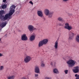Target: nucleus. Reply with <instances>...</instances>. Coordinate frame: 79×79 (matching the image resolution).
<instances>
[{
	"instance_id": "1",
	"label": "nucleus",
	"mask_w": 79,
	"mask_h": 79,
	"mask_svg": "<svg viewBox=\"0 0 79 79\" xmlns=\"http://www.w3.org/2000/svg\"><path fill=\"white\" fill-rule=\"evenodd\" d=\"M16 8V6L14 5H12L11 6L10 8V11L9 13L6 15L4 17L2 15L4 13V10L0 11V19H3L4 21L6 20L7 19H10L11 18V16L15 13V9Z\"/></svg>"
},
{
	"instance_id": "2",
	"label": "nucleus",
	"mask_w": 79,
	"mask_h": 79,
	"mask_svg": "<svg viewBox=\"0 0 79 79\" xmlns=\"http://www.w3.org/2000/svg\"><path fill=\"white\" fill-rule=\"evenodd\" d=\"M67 65L69 68H73L74 66L76 63H77L76 61L72 59H70L67 62Z\"/></svg>"
},
{
	"instance_id": "3",
	"label": "nucleus",
	"mask_w": 79,
	"mask_h": 79,
	"mask_svg": "<svg viewBox=\"0 0 79 79\" xmlns=\"http://www.w3.org/2000/svg\"><path fill=\"white\" fill-rule=\"evenodd\" d=\"M48 42V39H44L39 42L38 46L39 47H42L43 45L47 44Z\"/></svg>"
},
{
	"instance_id": "4",
	"label": "nucleus",
	"mask_w": 79,
	"mask_h": 79,
	"mask_svg": "<svg viewBox=\"0 0 79 79\" xmlns=\"http://www.w3.org/2000/svg\"><path fill=\"white\" fill-rule=\"evenodd\" d=\"M74 34L73 33L70 32L69 33V42H70L71 41L70 40H72L73 39V37H74Z\"/></svg>"
},
{
	"instance_id": "5",
	"label": "nucleus",
	"mask_w": 79,
	"mask_h": 79,
	"mask_svg": "<svg viewBox=\"0 0 79 79\" xmlns=\"http://www.w3.org/2000/svg\"><path fill=\"white\" fill-rule=\"evenodd\" d=\"M64 28L66 29H68L69 31H70L73 29V27L71 26H69V23H66L65 24Z\"/></svg>"
},
{
	"instance_id": "6",
	"label": "nucleus",
	"mask_w": 79,
	"mask_h": 79,
	"mask_svg": "<svg viewBox=\"0 0 79 79\" xmlns=\"http://www.w3.org/2000/svg\"><path fill=\"white\" fill-rule=\"evenodd\" d=\"M21 39L23 41L27 40V37L26 36V34H23L21 36Z\"/></svg>"
},
{
	"instance_id": "7",
	"label": "nucleus",
	"mask_w": 79,
	"mask_h": 79,
	"mask_svg": "<svg viewBox=\"0 0 79 79\" xmlns=\"http://www.w3.org/2000/svg\"><path fill=\"white\" fill-rule=\"evenodd\" d=\"M31 57L30 56H27L24 59V61L25 63H28L31 60Z\"/></svg>"
},
{
	"instance_id": "8",
	"label": "nucleus",
	"mask_w": 79,
	"mask_h": 79,
	"mask_svg": "<svg viewBox=\"0 0 79 79\" xmlns=\"http://www.w3.org/2000/svg\"><path fill=\"white\" fill-rule=\"evenodd\" d=\"M35 73L37 74H39L40 73V69L39 67L38 66H36L35 68L34 69Z\"/></svg>"
},
{
	"instance_id": "9",
	"label": "nucleus",
	"mask_w": 79,
	"mask_h": 79,
	"mask_svg": "<svg viewBox=\"0 0 79 79\" xmlns=\"http://www.w3.org/2000/svg\"><path fill=\"white\" fill-rule=\"evenodd\" d=\"M35 34L33 33V34L30 37V41H33L35 40Z\"/></svg>"
},
{
	"instance_id": "10",
	"label": "nucleus",
	"mask_w": 79,
	"mask_h": 79,
	"mask_svg": "<svg viewBox=\"0 0 79 79\" xmlns=\"http://www.w3.org/2000/svg\"><path fill=\"white\" fill-rule=\"evenodd\" d=\"M28 29L29 31H32L34 30V26L30 25L28 26Z\"/></svg>"
},
{
	"instance_id": "11",
	"label": "nucleus",
	"mask_w": 79,
	"mask_h": 79,
	"mask_svg": "<svg viewBox=\"0 0 79 79\" xmlns=\"http://www.w3.org/2000/svg\"><path fill=\"white\" fill-rule=\"evenodd\" d=\"M44 13L46 16H48L50 13V10L47 9H46L44 10Z\"/></svg>"
},
{
	"instance_id": "12",
	"label": "nucleus",
	"mask_w": 79,
	"mask_h": 79,
	"mask_svg": "<svg viewBox=\"0 0 79 79\" xmlns=\"http://www.w3.org/2000/svg\"><path fill=\"white\" fill-rule=\"evenodd\" d=\"M58 43L57 41H56L54 43V47L55 50H57L58 49Z\"/></svg>"
},
{
	"instance_id": "13",
	"label": "nucleus",
	"mask_w": 79,
	"mask_h": 79,
	"mask_svg": "<svg viewBox=\"0 0 79 79\" xmlns=\"http://www.w3.org/2000/svg\"><path fill=\"white\" fill-rule=\"evenodd\" d=\"M37 15L39 16H40V17H42V16H43L42 11L40 10L38 11Z\"/></svg>"
},
{
	"instance_id": "14",
	"label": "nucleus",
	"mask_w": 79,
	"mask_h": 79,
	"mask_svg": "<svg viewBox=\"0 0 79 79\" xmlns=\"http://www.w3.org/2000/svg\"><path fill=\"white\" fill-rule=\"evenodd\" d=\"M53 72L55 74H59L60 73L58 69L56 68L53 69Z\"/></svg>"
},
{
	"instance_id": "15",
	"label": "nucleus",
	"mask_w": 79,
	"mask_h": 79,
	"mask_svg": "<svg viewBox=\"0 0 79 79\" xmlns=\"http://www.w3.org/2000/svg\"><path fill=\"white\" fill-rule=\"evenodd\" d=\"M40 64V66L41 68H44L45 66V64L44 63V61H42Z\"/></svg>"
},
{
	"instance_id": "16",
	"label": "nucleus",
	"mask_w": 79,
	"mask_h": 79,
	"mask_svg": "<svg viewBox=\"0 0 79 79\" xmlns=\"http://www.w3.org/2000/svg\"><path fill=\"white\" fill-rule=\"evenodd\" d=\"M53 12H49V14L48 15V18H52L53 16Z\"/></svg>"
},
{
	"instance_id": "17",
	"label": "nucleus",
	"mask_w": 79,
	"mask_h": 79,
	"mask_svg": "<svg viewBox=\"0 0 79 79\" xmlns=\"http://www.w3.org/2000/svg\"><path fill=\"white\" fill-rule=\"evenodd\" d=\"M15 77V76H8L7 78V79H14Z\"/></svg>"
},
{
	"instance_id": "18",
	"label": "nucleus",
	"mask_w": 79,
	"mask_h": 79,
	"mask_svg": "<svg viewBox=\"0 0 79 79\" xmlns=\"http://www.w3.org/2000/svg\"><path fill=\"white\" fill-rule=\"evenodd\" d=\"M21 79H29V77L27 75H25L21 78Z\"/></svg>"
},
{
	"instance_id": "19",
	"label": "nucleus",
	"mask_w": 79,
	"mask_h": 79,
	"mask_svg": "<svg viewBox=\"0 0 79 79\" xmlns=\"http://www.w3.org/2000/svg\"><path fill=\"white\" fill-rule=\"evenodd\" d=\"M6 23H2L1 25V27H2V28H3V27H5V26H6Z\"/></svg>"
},
{
	"instance_id": "20",
	"label": "nucleus",
	"mask_w": 79,
	"mask_h": 79,
	"mask_svg": "<svg viewBox=\"0 0 79 79\" xmlns=\"http://www.w3.org/2000/svg\"><path fill=\"white\" fill-rule=\"evenodd\" d=\"M73 73H79V70L76 69H74L73 70Z\"/></svg>"
},
{
	"instance_id": "21",
	"label": "nucleus",
	"mask_w": 79,
	"mask_h": 79,
	"mask_svg": "<svg viewBox=\"0 0 79 79\" xmlns=\"http://www.w3.org/2000/svg\"><path fill=\"white\" fill-rule=\"evenodd\" d=\"M76 40L79 43V35H77L76 37Z\"/></svg>"
},
{
	"instance_id": "22",
	"label": "nucleus",
	"mask_w": 79,
	"mask_h": 79,
	"mask_svg": "<svg viewBox=\"0 0 79 79\" xmlns=\"http://www.w3.org/2000/svg\"><path fill=\"white\" fill-rule=\"evenodd\" d=\"M4 69V66L2 65L0 66V71H2Z\"/></svg>"
},
{
	"instance_id": "23",
	"label": "nucleus",
	"mask_w": 79,
	"mask_h": 79,
	"mask_svg": "<svg viewBox=\"0 0 79 79\" xmlns=\"http://www.w3.org/2000/svg\"><path fill=\"white\" fill-rule=\"evenodd\" d=\"M58 19L59 21H64V20H63V19L61 17H59L58 18Z\"/></svg>"
},
{
	"instance_id": "24",
	"label": "nucleus",
	"mask_w": 79,
	"mask_h": 79,
	"mask_svg": "<svg viewBox=\"0 0 79 79\" xmlns=\"http://www.w3.org/2000/svg\"><path fill=\"white\" fill-rule=\"evenodd\" d=\"M69 57L68 56H66V57H64L63 58V59L64 60H67L68 59H69Z\"/></svg>"
},
{
	"instance_id": "25",
	"label": "nucleus",
	"mask_w": 79,
	"mask_h": 79,
	"mask_svg": "<svg viewBox=\"0 0 79 79\" xmlns=\"http://www.w3.org/2000/svg\"><path fill=\"white\" fill-rule=\"evenodd\" d=\"M75 77H76V79H79V75L76 74L75 75Z\"/></svg>"
},
{
	"instance_id": "26",
	"label": "nucleus",
	"mask_w": 79,
	"mask_h": 79,
	"mask_svg": "<svg viewBox=\"0 0 79 79\" xmlns=\"http://www.w3.org/2000/svg\"><path fill=\"white\" fill-rule=\"evenodd\" d=\"M2 8H3H3H6V5L4 4L3 5H2Z\"/></svg>"
},
{
	"instance_id": "27",
	"label": "nucleus",
	"mask_w": 79,
	"mask_h": 79,
	"mask_svg": "<svg viewBox=\"0 0 79 79\" xmlns=\"http://www.w3.org/2000/svg\"><path fill=\"white\" fill-rule=\"evenodd\" d=\"M64 73L65 74H67L68 73V70H64Z\"/></svg>"
},
{
	"instance_id": "28",
	"label": "nucleus",
	"mask_w": 79,
	"mask_h": 79,
	"mask_svg": "<svg viewBox=\"0 0 79 79\" xmlns=\"http://www.w3.org/2000/svg\"><path fill=\"white\" fill-rule=\"evenodd\" d=\"M74 68L75 69H78V70H79V66H76V67H74Z\"/></svg>"
},
{
	"instance_id": "29",
	"label": "nucleus",
	"mask_w": 79,
	"mask_h": 79,
	"mask_svg": "<svg viewBox=\"0 0 79 79\" xmlns=\"http://www.w3.org/2000/svg\"><path fill=\"white\" fill-rule=\"evenodd\" d=\"M39 76V74L37 73L35 74V77H38Z\"/></svg>"
},
{
	"instance_id": "30",
	"label": "nucleus",
	"mask_w": 79,
	"mask_h": 79,
	"mask_svg": "<svg viewBox=\"0 0 79 79\" xmlns=\"http://www.w3.org/2000/svg\"><path fill=\"white\" fill-rule=\"evenodd\" d=\"M45 79H52V77H46Z\"/></svg>"
},
{
	"instance_id": "31",
	"label": "nucleus",
	"mask_w": 79,
	"mask_h": 79,
	"mask_svg": "<svg viewBox=\"0 0 79 79\" xmlns=\"http://www.w3.org/2000/svg\"><path fill=\"white\" fill-rule=\"evenodd\" d=\"M68 15L69 16H72V15H73V14H72L69 13L68 14Z\"/></svg>"
},
{
	"instance_id": "32",
	"label": "nucleus",
	"mask_w": 79,
	"mask_h": 79,
	"mask_svg": "<svg viewBox=\"0 0 79 79\" xmlns=\"http://www.w3.org/2000/svg\"><path fill=\"white\" fill-rule=\"evenodd\" d=\"M59 26H63V25L61 24V23H59Z\"/></svg>"
},
{
	"instance_id": "33",
	"label": "nucleus",
	"mask_w": 79,
	"mask_h": 79,
	"mask_svg": "<svg viewBox=\"0 0 79 79\" xmlns=\"http://www.w3.org/2000/svg\"><path fill=\"white\" fill-rule=\"evenodd\" d=\"M29 3H30V4H31V5H33V2H32V1H30L29 2Z\"/></svg>"
},
{
	"instance_id": "34",
	"label": "nucleus",
	"mask_w": 79,
	"mask_h": 79,
	"mask_svg": "<svg viewBox=\"0 0 79 79\" xmlns=\"http://www.w3.org/2000/svg\"><path fill=\"white\" fill-rule=\"evenodd\" d=\"M1 56H3V54L0 53V57H1Z\"/></svg>"
},
{
	"instance_id": "35",
	"label": "nucleus",
	"mask_w": 79,
	"mask_h": 79,
	"mask_svg": "<svg viewBox=\"0 0 79 79\" xmlns=\"http://www.w3.org/2000/svg\"><path fill=\"white\" fill-rule=\"evenodd\" d=\"M34 30V31H36V30H37V29H36V28H34V27H33V30Z\"/></svg>"
},
{
	"instance_id": "36",
	"label": "nucleus",
	"mask_w": 79,
	"mask_h": 79,
	"mask_svg": "<svg viewBox=\"0 0 79 79\" xmlns=\"http://www.w3.org/2000/svg\"><path fill=\"white\" fill-rule=\"evenodd\" d=\"M63 2H68V0H63Z\"/></svg>"
},
{
	"instance_id": "37",
	"label": "nucleus",
	"mask_w": 79,
	"mask_h": 79,
	"mask_svg": "<svg viewBox=\"0 0 79 79\" xmlns=\"http://www.w3.org/2000/svg\"><path fill=\"white\" fill-rule=\"evenodd\" d=\"M6 2V0H3V2H4V3H5Z\"/></svg>"
},
{
	"instance_id": "38",
	"label": "nucleus",
	"mask_w": 79,
	"mask_h": 79,
	"mask_svg": "<svg viewBox=\"0 0 79 79\" xmlns=\"http://www.w3.org/2000/svg\"><path fill=\"white\" fill-rule=\"evenodd\" d=\"M50 64L52 66V65H53V63L52 62H51L50 63Z\"/></svg>"
},
{
	"instance_id": "39",
	"label": "nucleus",
	"mask_w": 79,
	"mask_h": 79,
	"mask_svg": "<svg viewBox=\"0 0 79 79\" xmlns=\"http://www.w3.org/2000/svg\"><path fill=\"white\" fill-rule=\"evenodd\" d=\"M1 41V38H0V42Z\"/></svg>"
}]
</instances>
